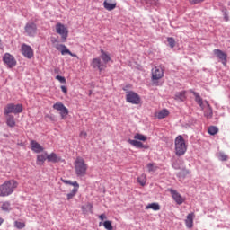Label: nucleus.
Segmentation results:
<instances>
[{"label":"nucleus","instance_id":"obj_1","mask_svg":"<svg viewBox=\"0 0 230 230\" xmlns=\"http://www.w3.org/2000/svg\"><path fill=\"white\" fill-rule=\"evenodd\" d=\"M19 187V182L15 180H7L0 185V197H10Z\"/></svg>","mask_w":230,"mask_h":230},{"label":"nucleus","instance_id":"obj_2","mask_svg":"<svg viewBox=\"0 0 230 230\" xmlns=\"http://www.w3.org/2000/svg\"><path fill=\"white\" fill-rule=\"evenodd\" d=\"M74 166L75 175H77V177H84V175H87L89 165H87L84 158L77 156L74 162Z\"/></svg>","mask_w":230,"mask_h":230},{"label":"nucleus","instance_id":"obj_3","mask_svg":"<svg viewBox=\"0 0 230 230\" xmlns=\"http://www.w3.org/2000/svg\"><path fill=\"white\" fill-rule=\"evenodd\" d=\"M174 145L176 155L181 157V155H184V154H186V150H188V146H186V141L184 140V137L180 135L175 138Z\"/></svg>","mask_w":230,"mask_h":230},{"label":"nucleus","instance_id":"obj_4","mask_svg":"<svg viewBox=\"0 0 230 230\" xmlns=\"http://www.w3.org/2000/svg\"><path fill=\"white\" fill-rule=\"evenodd\" d=\"M22 111V104L9 103L4 107V116H10V114H21Z\"/></svg>","mask_w":230,"mask_h":230},{"label":"nucleus","instance_id":"obj_5","mask_svg":"<svg viewBox=\"0 0 230 230\" xmlns=\"http://www.w3.org/2000/svg\"><path fill=\"white\" fill-rule=\"evenodd\" d=\"M56 33L60 35L63 42H66V40H67V37H69V30L61 22L56 24Z\"/></svg>","mask_w":230,"mask_h":230},{"label":"nucleus","instance_id":"obj_6","mask_svg":"<svg viewBox=\"0 0 230 230\" xmlns=\"http://www.w3.org/2000/svg\"><path fill=\"white\" fill-rule=\"evenodd\" d=\"M126 101L132 105H139L141 103V97L135 92H127Z\"/></svg>","mask_w":230,"mask_h":230},{"label":"nucleus","instance_id":"obj_7","mask_svg":"<svg viewBox=\"0 0 230 230\" xmlns=\"http://www.w3.org/2000/svg\"><path fill=\"white\" fill-rule=\"evenodd\" d=\"M53 109L55 111H59V114L61 119H66L69 115V110L61 102H58L53 105Z\"/></svg>","mask_w":230,"mask_h":230},{"label":"nucleus","instance_id":"obj_8","mask_svg":"<svg viewBox=\"0 0 230 230\" xmlns=\"http://www.w3.org/2000/svg\"><path fill=\"white\" fill-rule=\"evenodd\" d=\"M3 62L6 64V66L10 68L15 67L17 66V61L15 60V58L12 56L10 53H5L3 57Z\"/></svg>","mask_w":230,"mask_h":230},{"label":"nucleus","instance_id":"obj_9","mask_svg":"<svg viewBox=\"0 0 230 230\" xmlns=\"http://www.w3.org/2000/svg\"><path fill=\"white\" fill-rule=\"evenodd\" d=\"M24 31L29 37H35L37 33V24H35V22L26 23Z\"/></svg>","mask_w":230,"mask_h":230},{"label":"nucleus","instance_id":"obj_10","mask_svg":"<svg viewBox=\"0 0 230 230\" xmlns=\"http://www.w3.org/2000/svg\"><path fill=\"white\" fill-rule=\"evenodd\" d=\"M152 80H161L164 76V70L161 66H155L152 71Z\"/></svg>","mask_w":230,"mask_h":230},{"label":"nucleus","instance_id":"obj_11","mask_svg":"<svg viewBox=\"0 0 230 230\" xmlns=\"http://www.w3.org/2000/svg\"><path fill=\"white\" fill-rule=\"evenodd\" d=\"M22 54L26 58H33V49L30 45L22 44Z\"/></svg>","mask_w":230,"mask_h":230},{"label":"nucleus","instance_id":"obj_12","mask_svg":"<svg viewBox=\"0 0 230 230\" xmlns=\"http://www.w3.org/2000/svg\"><path fill=\"white\" fill-rule=\"evenodd\" d=\"M213 53L219 60H221L223 66H227V54L220 49H214Z\"/></svg>","mask_w":230,"mask_h":230},{"label":"nucleus","instance_id":"obj_13","mask_svg":"<svg viewBox=\"0 0 230 230\" xmlns=\"http://www.w3.org/2000/svg\"><path fill=\"white\" fill-rule=\"evenodd\" d=\"M169 191L176 204L181 206V204L184 202V198H182V196L180 193H178L177 190L170 189Z\"/></svg>","mask_w":230,"mask_h":230},{"label":"nucleus","instance_id":"obj_14","mask_svg":"<svg viewBox=\"0 0 230 230\" xmlns=\"http://www.w3.org/2000/svg\"><path fill=\"white\" fill-rule=\"evenodd\" d=\"M91 66L93 69H98L99 71H103L107 66L102 64L100 58H95L92 60Z\"/></svg>","mask_w":230,"mask_h":230},{"label":"nucleus","instance_id":"obj_15","mask_svg":"<svg viewBox=\"0 0 230 230\" xmlns=\"http://www.w3.org/2000/svg\"><path fill=\"white\" fill-rule=\"evenodd\" d=\"M57 49L58 51H61V55H70V57H75V58H78V56L76 54H73L66 45H58Z\"/></svg>","mask_w":230,"mask_h":230},{"label":"nucleus","instance_id":"obj_16","mask_svg":"<svg viewBox=\"0 0 230 230\" xmlns=\"http://www.w3.org/2000/svg\"><path fill=\"white\" fill-rule=\"evenodd\" d=\"M31 148L32 152H35V154H40V152H44V147L35 140L31 141Z\"/></svg>","mask_w":230,"mask_h":230},{"label":"nucleus","instance_id":"obj_17","mask_svg":"<svg viewBox=\"0 0 230 230\" xmlns=\"http://www.w3.org/2000/svg\"><path fill=\"white\" fill-rule=\"evenodd\" d=\"M47 161L49 163H61L62 156L57 155L56 153L52 152L49 155H47Z\"/></svg>","mask_w":230,"mask_h":230},{"label":"nucleus","instance_id":"obj_18","mask_svg":"<svg viewBox=\"0 0 230 230\" xmlns=\"http://www.w3.org/2000/svg\"><path fill=\"white\" fill-rule=\"evenodd\" d=\"M128 143H129V145H132V146H135L136 148H145L146 150L149 148L148 145H144L143 143L137 140L128 139Z\"/></svg>","mask_w":230,"mask_h":230},{"label":"nucleus","instance_id":"obj_19","mask_svg":"<svg viewBox=\"0 0 230 230\" xmlns=\"http://www.w3.org/2000/svg\"><path fill=\"white\" fill-rule=\"evenodd\" d=\"M195 218V213H190L188 214L186 219H185V226L188 227V229H191L193 227V219Z\"/></svg>","mask_w":230,"mask_h":230},{"label":"nucleus","instance_id":"obj_20","mask_svg":"<svg viewBox=\"0 0 230 230\" xmlns=\"http://www.w3.org/2000/svg\"><path fill=\"white\" fill-rule=\"evenodd\" d=\"M46 159H48V153L38 155L36 164L38 166H42L46 163Z\"/></svg>","mask_w":230,"mask_h":230},{"label":"nucleus","instance_id":"obj_21","mask_svg":"<svg viewBox=\"0 0 230 230\" xmlns=\"http://www.w3.org/2000/svg\"><path fill=\"white\" fill-rule=\"evenodd\" d=\"M116 3H111V0H105L103 2V6L105 10H108V12H111V10H114L116 8Z\"/></svg>","mask_w":230,"mask_h":230},{"label":"nucleus","instance_id":"obj_22","mask_svg":"<svg viewBox=\"0 0 230 230\" xmlns=\"http://www.w3.org/2000/svg\"><path fill=\"white\" fill-rule=\"evenodd\" d=\"M6 125L7 127H11V128H13L15 127L16 122H15V118L13 115H6Z\"/></svg>","mask_w":230,"mask_h":230},{"label":"nucleus","instance_id":"obj_23","mask_svg":"<svg viewBox=\"0 0 230 230\" xmlns=\"http://www.w3.org/2000/svg\"><path fill=\"white\" fill-rule=\"evenodd\" d=\"M170 114V111L168 110L164 109L157 113H155V118H158V119H164V118H166Z\"/></svg>","mask_w":230,"mask_h":230},{"label":"nucleus","instance_id":"obj_24","mask_svg":"<svg viewBox=\"0 0 230 230\" xmlns=\"http://www.w3.org/2000/svg\"><path fill=\"white\" fill-rule=\"evenodd\" d=\"M100 227L103 226L104 229L106 230H113L114 227L112 226V221L106 220L104 222H100L99 223Z\"/></svg>","mask_w":230,"mask_h":230},{"label":"nucleus","instance_id":"obj_25","mask_svg":"<svg viewBox=\"0 0 230 230\" xmlns=\"http://www.w3.org/2000/svg\"><path fill=\"white\" fill-rule=\"evenodd\" d=\"M101 58L104 62V64H108V62H111V56L105 52V50L101 49Z\"/></svg>","mask_w":230,"mask_h":230},{"label":"nucleus","instance_id":"obj_26","mask_svg":"<svg viewBox=\"0 0 230 230\" xmlns=\"http://www.w3.org/2000/svg\"><path fill=\"white\" fill-rule=\"evenodd\" d=\"M174 99L178 102H184L186 100V92L181 91L175 94Z\"/></svg>","mask_w":230,"mask_h":230},{"label":"nucleus","instance_id":"obj_27","mask_svg":"<svg viewBox=\"0 0 230 230\" xmlns=\"http://www.w3.org/2000/svg\"><path fill=\"white\" fill-rule=\"evenodd\" d=\"M193 95L195 96V102L198 103V105H199L201 109H204V102L202 101V97H200V95L195 92L193 93Z\"/></svg>","mask_w":230,"mask_h":230},{"label":"nucleus","instance_id":"obj_28","mask_svg":"<svg viewBox=\"0 0 230 230\" xmlns=\"http://www.w3.org/2000/svg\"><path fill=\"white\" fill-rule=\"evenodd\" d=\"M206 104H207L208 108L205 111V117L206 118H213V109H211V106L209 105V102H208V101H206Z\"/></svg>","mask_w":230,"mask_h":230},{"label":"nucleus","instance_id":"obj_29","mask_svg":"<svg viewBox=\"0 0 230 230\" xmlns=\"http://www.w3.org/2000/svg\"><path fill=\"white\" fill-rule=\"evenodd\" d=\"M146 209H153V211H159V209H161V206L159 205V203H151L146 207Z\"/></svg>","mask_w":230,"mask_h":230},{"label":"nucleus","instance_id":"obj_30","mask_svg":"<svg viewBox=\"0 0 230 230\" xmlns=\"http://www.w3.org/2000/svg\"><path fill=\"white\" fill-rule=\"evenodd\" d=\"M138 184H140V186H145L146 184V173H142L137 179Z\"/></svg>","mask_w":230,"mask_h":230},{"label":"nucleus","instance_id":"obj_31","mask_svg":"<svg viewBox=\"0 0 230 230\" xmlns=\"http://www.w3.org/2000/svg\"><path fill=\"white\" fill-rule=\"evenodd\" d=\"M148 172H157L159 167L157 166V164L155 163H149L146 165Z\"/></svg>","mask_w":230,"mask_h":230},{"label":"nucleus","instance_id":"obj_32","mask_svg":"<svg viewBox=\"0 0 230 230\" xmlns=\"http://www.w3.org/2000/svg\"><path fill=\"white\" fill-rule=\"evenodd\" d=\"M134 139L137 141H146L148 139V137H146V136H145L143 134L137 133L134 136Z\"/></svg>","mask_w":230,"mask_h":230},{"label":"nucleus","instance_id":"obj_33","mask_svg":"<svg viewBox=\"0 0 230 230\" xmlns=\"http://www.w3.org/2000/svg\"><path fill=\"white\" fill-rule=\"evenodd\" d=\"M208 132L210 134V136H215L216 134H218V128L216 126H210L208 128Z\"/></svg>","mask_w":230,"mask_h":230},{"label":"nucleus","instance_id":"obj_34","mask_svg":"<svg viewBox=\"0 0 230 230\" xmlns=\"http://www.w3.org/2000/svg\"><path fill=\"white\" fill-rule=\"evenodd\" d=\"M62 182H64V184H69L70 186H74V188H80V184H78V181H71L69 180H62Z\"/></svg>","mask_w":230,"mask_h":230},{"label":"nucleus","instance_id":"obj_35","mask_svg":"<svg viewBox=\"0 0 230 230\" xmlns=\"http://www.w3.org/2000/svg\"><path fill=\"white\" fill-rule=\"evenodd\" d=\"M78 189L79 188H74L70 193L66 195L67 200H71L77 193H78Z\"/></svg>","mask_w":230,"mask_h":230},{"label":"nucleus","instance_id":"obj_36","mask_svg":"<svg viewBox=\"0 0 230 230\" xmlns=\"http://www.w3.org/2000/svg\"><path fill=\"white\" fill-rule=\"evenodd\" d=\"M1 208H2V211H5V212L11 211L12 208L10 207V202L8 201L4 202Z\"/></svg>","mask_w":230,"mask_h":230},{"label":"nucleus","instance_id":"obj_37","mask_svg":"<svg viewBox=\"0 0 230 230\" xmlns=\"http://www.w3.org/2000/svg\"><path fill=\"white\" fill-rule=\"evenodd\" d=\"M14 226L17 227V229H24V227H26V224L19 221H15Z\"/></svg>","mask_w":230,"mask_h":230},{"label":"nucleus","instance_id":"obj_38","mask_svg":"<svg viewBox=\"0 0 230 230\" xmlns=\"http://www.w3.org/2000/svg\"><path fill=\"white\" fill-rule=\"evenodd\" d=\"M167 42L170 46V48H175V39L170 37V38H167Z\"/></svg>","mask_w":230,"mask_h":230},{"label":"nucleus","instance_id":"obj_39","mask_svg":"<svg viewBox=\"0 0 230 230\" xmlns=\"http://www.w3.org/2000/svg\"><path fill=\"white\" fill-rule=\"evenodd\" d=\"M227 159H229V157L227 156V155L224 154V153H220L219 154V160L220 161H227Z\"/></svg>","mask_w":230,"mask_h":230},{"label":"nucleus","instance_id":"obj_40","mask_svg":"<svg viewBox=\"0 0 230 230\" xmlns=\"http://www.w3.org/2000/svg\"><path fill=\"white\" fill-rule=\"evenodd\" d=\"M56 80H58V82H60V84H66V77H64L62 75H57Z\"/></svg>","mask_w":230,"mask_h":230},{"label":"nucleus","instance_id":"obj_41","mask_svg":"<svg viewBox=\"0 0 230 230\" xmlns=\"http://www.w3.org/2000/svg\"><path fill=\"white\" fill-rule=\"evenodd\" d=\"M89 209L90 211H93V204L87 203L85 207H82V209Z\"/></svg>","mask_w":230,"mask_h":230},{"label":"nucleus","instance_id":"obj_42","mask_svg":"<svg viewBox=\"0 0 230 230\" xmlns=\"http://www.w3.org/2000/svg\"><path fill=\"white\" fill-rule=\"evenodd\" d=\"M202 2H204V0H189V3H190V4H199V3Z\"/></svg>","mask_w":230,"mask_h":230},{"label":"nucleus","instance_id":"obj_43","mask_svg":"<svg viewBox=\"0 0 230 230\" xmlns=\"http://www.w3.org/2000/svg\"><path fill=\"white\" fill-rule=\"evenodd\" d=\"M99 218L102 222H103V220H107V215H105V213L99 215Z\"/></svg>","mask_w":230,"mask_h":230},{"label":"nucleus","instance_id":"obj_44","mask_svg":"<svg viewBox=\"0 0 230 230\" xmlns=\"http://www.w3.org/2000/svg\"><path fill=\"white\" fill-rule=\"evenodd\" d=\"M79 136H80V137H83V139H86L87 138V132L81 131Z\"/></svg>","mask_w":230,"mask_h":230},{"label":"nucleus","instance_id":"obj_45","mask_svg":"<svg viewBox=\"0 0 230 230\" xmlns=\"http://www.w3.org/2000/svg\"><path fill=\"white\" fill-rule=\"evenodd\" d=\"M61 91L62 93H64V94H67V87H66L65 85L61 86Z\"/></svg>","mask_w":230,"mask_h":230},{"label":"nucleus","instance_id":"obj_46","mask_svg":"<svg viewBox=\"0 0 230 230\" xmlns=\"http://www.w3.org/2000/svg\"><path fill=\"white\" fill-rule=\"evenodd\" d=\"M54 73H56L57 75H58V73H60V68H55V69H54Z\"/></svg>","mask_w":230,"mask_h":230},{"label":"nucleus","instance_id":"obj_47","mask_svg":"<svg viewBox=\"0 0 230 230\" xmlns=\"http://www.w3.org/2000/svg\"><path fill=\"white\" fill-rule=\"evenodd\" d=\"M3 222H4V219L0 217V226L3 224Z\"/></svg>","mask_w":230,"mask_h":230},{"label":"nucleus","instance_id":"obj_48","mask_svg":"<svg viewBox=\"0 0 230 230\" xmlns=\"http://www.w3.org/2000/svg\"><path fill=\"white\" fill-rule=\"evenodd\" d=\"M1 46H2V43H1V38H0V48H1Z\"/></svg>","mask_w":230,"mask_h":230},{"label":"nucleus","instance_id":"obj_49","mask_svg":"<svg viewBox=\"0 0 230 230\" xmlns=\"http://www.w3.org/2000/svg\"><path fill=\"white\" fill-rule=\"evenodd\" d=\"M173 167L176 168V169L179 168V167L175 166V164H173Z\"/></svg>","mask_w":230,"mask_h":230},{"label":"nucleus","instance_id":"obj_50","mask_svg":"<svg viewBox=\"0 0 230 230\" xmlns=\"http://www.w3.org/2000/svg\"><path fill=\"white\" fill-rule=\"evenodd\" d=\"M185 173H188V171H185Z\"/></svg>","mask_w":230,"mask_h":230}]
</instances>
